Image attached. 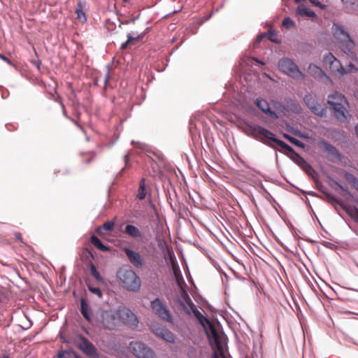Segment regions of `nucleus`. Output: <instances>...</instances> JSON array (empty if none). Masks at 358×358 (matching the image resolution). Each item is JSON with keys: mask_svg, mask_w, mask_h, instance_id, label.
Wrapping results in <instances>:
<instances>
[{"mask_svg": "<svg viewBox=\"0 0 358 358\" xmlns=\"http://www.w3.org/2000/svg\"><path fill=\"white\" fill-rule=\"evenodd\" d=\"M250 135L271 148H273V145L268 141H273L282 149L294 154L295 156L297 154L292 147L283 141L277 138L273 132L262 126L255 124L250 127Z\"/></svg>", "mask_w": 358, "mask_h": 358, "instance_id": "1", "label": "nucleus"}, {"mask_svg": "<svg viewBox=\"0 0 358 358\" xmlns=\"http://www.w3.org/2000/svg\"><path fill=\"white\" fill-rule=\"evenodd\" d=\"M250 135L271 148H273V145L268 141H273L282 149L294 154L295 156L297 154L292 147L283 141L277 138L273 132L262 126L255 124L250 127Z\"/></svg>", "mask_w": 358, "mask_h": 358, "instance_id": "2", "label": "nucleus"}, {"mask_svg": "<svg viewBox=\"0 0 358 358\" xmlns=\"http://www.w3.org/2000/svg\"><path fill=\"white\" fill-rule=\"evenodd\" d=\"M332 34L334 38L338 43L341 50L351 57H355L354 50L355 43L352 39L348 31L345 30L343 25L334 23L332 25Z\"/></svg>", "mask_w": 358, "mask_h": 358, "instance_id": "3", "label": "nucleus"}, {"mask_svg": "<svg viewBox=\"0 0 358 358\" xmlns=\"http://www.w3.org/2000/svg\"><path fill=\"white\" fill-rule=\"evenodd\" d=\"M119 284L125 289L137 292L141 287V280L131 269L120 268L117 273Z\"/></svg>", "mask_w": 358, "mask_h": 358, "instance_id": "4", "label": "nucleus"}, {"mask_svg": "<svg viewBox=\"0 0 358 358\" xmlns=\"http://www.w3.org/2000/svg\"><path fill=\"white\" fill-rule=\"evenodd\" d=\"M327 103L334 112L335 117L341 122L347 120L348 105L345 97L341 93L335 92L328 96Z\"/></svg>", "mask_w": 358, "mask_h": 358, "instance_id": "5", "label": "nucleus"}, {"mask_svg": "<svg viewBox=\"0 0 358 358\" xmlns=\"http://www.w3.org/2000/svg\"><path fill=\"white\" fill-rule=\"evenodd\" d=\"M150 308L153 313L161 320L172 322L173 317L171 311L159 298H156L150 302Z\"/></svg>", "mask_w": 358, "mask_h": 358, "instance_id": "6", "label": "nucleus"}, {"mask_svg": "<svg viewBox=\"0 0 358 358\" xmlns=\"http://www.w3.org/2000/svg\"><path fill=\"white\" fill-rule=\"evenodd\" d=\"M280 69L293 78L303 77L297 65L289 58H282L279 60Z\"/></svg>", "mask_w": 358, "mask_h": 358, "instance_id": "7", "label": "nucleus"}, {"mask_svg": "<svg viewBox=\"0 0 358 358\" xmlns=\"http://www.w3.org/2000/svg\"><path fill=\"white\" fill-rule=\"evenodd\" d=\"M129 348L132 354L138 358H156L152 349L142 342L132 341Z\"/></svg>", "mask_w": 358, "mask_h": 358, "instance_id": "8", "label": "nucleus"}, {"mask_svg": "<svg viewBox=\"0 0 358 358\" xmlns=\"http://www.w3.org/2000/svg\"><path fill=\"white\" fill-rule=\"evenodd\" d=\"M97 320L105 329H113L116 327V317L111 310H99L97 313Z\"/></svg>", "mask_w": 358, "mask_h": 358, "instance_id": "9", "label": "nucleus"}, {"mask_svg": "<svg viewBox=\"0 0 358 358\" xmlns=\"http://www.w3.org/2000/svg\"><path fill=\"white\" fill-rule=\"evenodd\" d=\"M323 63L332 73H337L341 75L345 74V67L343 66L341 62L331 53L329 52L324 56Z\"/></svg>", "mask_w": 358, "mask_h": 358, "instance_id": "10", "label": "nucleus"}, {"mask_svg": "<svg viewBox=\"0 0 358 358\" xmlns=\"http://www.w3.org/2000/svg\"><path fill=\"white\" fill-rule=\"evenodd\" d=\"M118 313L120 319L124 324H127L132 329H135L138 327V318L130 309L124 307L119 310Z\"/></svg>", "mask_w": 358, "mask_h": 358, "instance_id": "11", "label": "nucleus"}, {"mask_svg": "<svg viewBox=\"0 0 358 358\" xmlns=\"http://www.w3.org/2000/svg\"><path fill=\"white\" fill-rule=\"evenodd\" d=\"M80 339V342L78 346L80 350L89 357L98 358L99 357L96 348L87 338L81 336Z\"/></svg>", "mask_w": 358, "mask_h": 358, "instance_id": "12", "label": "nucleus"}, {"mask_svg": "<svg viewBox=\"0 0 358 358\" xmlns=\"http://www.w3.org/2000/svg\"><path fill=\"white\" fill-rule=\"evenodd\" d=\"M182 296L185 301V302L191 307L192 312L195 316V317L197 319L200 324L203 327L206 328V324H210V322L209 320L203 315V314L197 310V308L195 307V305L192 302L191 298L188 296V294L186 292H184V294H182Z\"/></svg>", "mask_w": 358, "mask_h": 358, "instance_id": "13", "label": "nucleus"}, {"mask_svg": "<svg viewBox=\"0 0 358 358\" xmlns=\"http://www.w3.org/2000/svg\"><path fill=\"white\" fill-rule=\"evenodd\" d=\"M320 144L323 146L324 150L329 154L328 159L329 161L334 162L341 160L342 156L335 146L324 140L321 141Z\"/></svg>", "mask_w": 358, "mask_h": 358, "instance_id": "14", "label": "nucleus"}, {"mask_svg": "<svg viewBox=\"0 0 358 358\" xmlns=\"http://www.w3.org/2000/svg\"><path fill=\"white\" fill-rule=\"evenodd\" d=\"M123 251L127 255L129 262L136 268H141L143 265V260L141 255L129 248H124Z\"/></svg>", "mask_w": 358, "mask_h": 358, "instance_id": "15", "label": "nucleus"}, {"mask_svg": "<svg viewBox=\"0 0 358 358\" xmlns=\"http://www.w3.org/2000/svg\"><path fill=\"white\" fill-rule=\"evenodd\" d=\"M256 105L262 112L271 117L275 120L279 117L278 114L270 108L269 104L266 100L258 98L256 100Z\"/></svg>", "mask_w": 358, "mask_h": 358, "instance_id": "16", "label": "nucleus"}, {"mask_svg": "<svg viewBox=\"0 0 358 358\" xmlns=\"http://www.w3.org/2000/svg\"><path fill=\"white\" fill-rule=\"evenodd\" d=\"M123 233L136 240H142L143 238V234L141 230L137 227L130 224L125 226Z\"/></svg>", "mask_w": 358, "mask_h": 358, "instance_id": "17", "label": "nucleus"}, {"mask_svg": "<svg viewBox=\"0 0 358 358\" xmlns=\"http://www.w3.org/2000/svg\"><path fill=\"white\" fill-rule=\"evenodd\" d=\"M308 73L315 79L325 78L327 80H330L329 78L326 75L324 71L315 64H310L308 66Z\"/></svg>", "mask_w": 358, "mask_h": 358, "instance_id": "18", "label": "nucleus"}, {"mask_svg": "<svg viewBox=\"0 0 358 358\" xmlns=\"http://www.w3.org/2000/svg\"><path fill=\"white\" fill-rule=\"evenodd\" d=\"M155 333L169 343H172L175 342V335L168 329L157 328L155 330Z\"/></svg>", "mask_w": 358, "mask_h": 358, "instance_id": "19", "label": "nucleus"}, {"mask_svg": "<svg viewBox=\"0 0 358 358\" xmlns=\"http://www.w3.org/2000/svg\"><path fill=\"white\" fill-rule=\"evenodd\" d=\"M80 313L87 322H92L93 315L92 309L83 298L80 299Z\"/></svg>", "mask_w": 358, "mask_h": 358, "instance_id": "20", "label": "nucleus"}, {"mask_svg": "<svg viewBox=\"0 0 358 358\" xmlns=\"http://www.w3.org/2000/svg\"><path fill=\"white\" fill-rule=\"evenodd\" d=\"M86 6L87 2L85 1H79L76 5V13L77 15V19L81 22H85L87 21V15L84 11Z\"/></svg>", "mask_w": 358, "mask_h": 358, "instance_id": "21", "label": "nucleus"}, {"mask_svg": "<svg viewBox=\"0 0 358 358\" xmlns=\"http://www.w3.org/2000/svg\"><path fill=\"white\" fill-rule=\"evenodd\" d=\"M115 227L114 221H108L104 222L101 226H99L96 228L95 231L99 235H103V231H111L113 230Z\"/></svg>", "mask_w": 358, "mask_h": 358, "instance_id": "22", "label": "nucleus"}, {"mask_svg": "<svg viewBox=\"0 0 358 358\" xmlns=\"http://www.w3.org/2000/svg\"><path fill=\"white\" fill-rule=\"evenodd\" d=\"M294 162L308 174H310V170L312 169L311 166L299 154H296Z\"/></svg>", "mask_w": 358, "mask_h": 358, "instance_id": "23", "label": "nucleus"}, {"mask_svg": "<svg viewBox=\"0 0 358 358\" xmlns=\"http://www.w3.org/2000/svg\"><path fill=\"white\" fill-rule=\"evenodd\" d=\"M296 13L300 16H307L309 17H316L314 11L308 10L304 5H300L296 9Z\"/></svg>", "mask_w": 358, "mask_h": 358, "instance_id": "24", "label": "nucleus"}, {"mask_svg": "<svg viewBox=\"0 0 358 358\" xmlns=\"http://www.w3.org/2000/svg\"><path fill=\"white\" fill-rule=\"evenodd\" d=\"M309 109L313 113H314L317 116L321 117L326 116V109L322 108V106L317 102H316L314 105L309 108Z\"/></svg>", "mask_w": 358, "mask_h": 358, "instance_id": "25", "label": "nucleus"}, {"mask_svg": "<svg viewBox=\"0 0 358 358\" xmlns=\"http://www.w3.org/2000/svg\"><path fill=\"white\" fill-rule=\"evenodd\" d=\"M91 243L99 250L106 252L110 250L109 247L104 245L96 236L92 235L90 237Z\"/></svg>", "mask_w": 358, "mask_h": 358, "instance_id": "26", "label": "nucleus"}, {"mask_svg": "<svg viewBox=\"0 0 358 358\" xmlns=\"http://www.w3.org/2000/svg\"><path fill=\"white\" fill-rule=\"evenodd\" d=\"M131 144L138 149H140L147 153H152L154 155H157L156 153L151 150V148L146 143L140 142V141H132Z\"/></svg>", "mask_w": 358, "mask_h": 358, "instance_id": "27", "label": "nucleus"}, {"mask_svg": "<svg viewBox=\"0 0 358 358\" xmlns=\"http://www.w3.org/2000/svg\"><path fill=\"white\" fill-rule=\"evenodd\" d=\"M343 176L345 180L356 189L358 191V178L351 173L344 171Z\"/></svg>", "mask_w": 358, "mask_h": 358, "instance_id": "28", "label": "nucleus"}, {"mask_svg": "<svg viewBox=\"0 0 358 358\" xmlns=\"http://www.w3.org/2000/svg\"><path fill=\"white\" fill-rule=\"evenodd\" d=\"M147 192L145 190V179L144 178H141L139 182V187L138 189V193L136 194V197L143 200L146 196Z\"/></svg>", "mask_w": 358, "mask_h": 358, "instance_id": "29", "label": "nucleus"}, {"mask_svg": "<svg viewBox=\"0 0 358 358\" xmlns=\"http://www.w3.org/2000/svg\"><path fill=\"white\" fill-rule=\"evenodd\" d=\"M331 187L332 188H334V189H336V188L334 187V186H337L340 189L342 190V193H341V195L343 196H345L346 195L349 196H352V194L351 192L349 191L348 189V187L347 186H343L342 185H341L339 182H338L336 180H331V183L330 184Z\"/></svg>", "mask_w": 358, "mask_h": 358, "instance_id": "30", "label": "nucleus"}, {"mask_svg": "<svg viewBox=\"0 0 358 358\" xmlns=\"http://www.w3.org/2000/svg\"><path fill=\"white\" fill-rule=\"evenodd\" d=\"M127 36V40L121 44L120 50H125L127 48L129 43L132 42L134 40H137L141 37L140 34H138L137 32L133 33V34L131 33H128Z\"/></svg>", "mask_w": 358, "mask_h": 358, "instance_id": "31", "label": "nucleus"}, {"mask_svg": "<svg viewBox=\"0 0 358 358\" xmlns=\"http://www.w3.org/2000/svg\"><path fill=\"white\" fill-rule=\"evenodd\" d=\"M90 273L92 274V275L98 281V282H103V278L100 275V273H99V271H97L95 265L93 264V263H91L90 265Z\"/></svg>", "mask_w": 358, "mask_h": 358, "instance_id": "32", "label": "nucleus"}, {"mask_svg": "<svg viewBox=\"0 0 358 358\" xmlns=\"http://www.w3.org/2000/svg\"><path fill=\"white\" fill-rule=\"evenodd\" d=\"M283 136L287 140H288L291 143L295 145L296 146L302 148H304V144L301 141L298 140L297 138H294L287 134H284Z\"/></svg>", "mask_w": 358, "mask_h": 358, "instance_id": "33", "label": "nucleus"}, {"mask_svg": "<svg viewBox=\"0 0 358 358\" xmlns=\"http://www.w3.org/2000/svg\"><path fill=\"white\" fill-rule=\"evenodd\" d=\"M303 101L308 108L317 102L314 96L310 94H306L303 97Z\"/></svg>", "mask_w": 358, "mask_h": 358, "instance_id": "34", "label": "nucleus"}, {"mask_svg": "<svg viewBox=\"0 0 358 358\" xmlns=\"http://www.w3.org/2000/svg\"><path fill=\"white\" fill-rule=\"evenodd\" d=\"M87 288L90 292L96 294L99 298L102 297V292L99 287H94L91 284H87Z\"/></svg>", "mask_w": 358, "mask_h": 358, "instance_id": "35", "label": "nucleus"}, {"mask_svg": "<svg viewBox=\"0 0 358 358\" xmlns=\"http://www.w3.org/2000/svg\"><path fill=\"white\" fill-rule=\"evenodd\" d=\"M269 40L275 43H279L280 41L278 38V34L274 30H269L268 32Z\"/></svg>", "mask_w": 358, "mask_h": 358, "instance_id": "36", "label": "nucleus"}, {"mask_svg": "<svg viewBox=\"0 0 358 358\" xmlns=\"http://www.w3.org/2000/svg\"><path fill=\"white\" fill-rule=\"evenodd\" d=\"M282 25L285 28L289 29L294 26V22L290 17H287L283 20Z\"/></svg>", "mask_w": 358, "mask_h": 358, "instance_id": "37", "label": "nucleus"}, {"mask_svg": "<svg viewBox=\"0 0 358 358\" xmlns=\"http://www.w3.org/2000/svg\"><path fill=\"white\" fill-rule=\"evenodd\" d=\"M357 71V68L352 63H350L345 68V74L350 73H355Z\"/></svg>", "mask_w": 358, "mask_h": 358, "instance_id": "38", "label": "nucleus"}, {"mask_svg": "<svg viewBox=\"0 0 358 358\" xmlns=\"http://www.w3.org/2000/svg\"><path fill=\"white\" fill-rule=\"evenodd\" d=\"M60 104H61V107H62V113H63L64 116L66 118L70 120L71 122H74L75 124H77V123L75 122V120L73 119H72L71 117L68 116V115L66 113V108H65V106L62 103H61Z\"/></svg>", "mask_w": 358, "mask_h": 358, "instance_id": "39", "label": "nucleus"}, {"mask_svg": "<svg viewBox=\"0 0 358 358\" xmlns=\"http://www.w3.org/2000/svg\"><path fill=\"white\" fill-rule=\"evenodd\" d=\"M311 3L314 6H317L320 8H324L325 6L322 4L319 0H309Z\"/></svg>", "mask_w": 358, "mask_h": 358, "instance_id": "40", "label": "nucleus"}, {"mask_svg": "<svg viewBox=\"0 0 358 358\" xmlns=\"http://www.w3.org/2000/svg\"><path fill=\"white\" fill-rule=\"evenodd\" d=\"M0 59L3 61L6 62L7 64H8L10 66H14V64L13 62L8 59L7 57L4 56L3 55L0 53Z\"/></svg>", "mask_w": 358, "mask_h": 358, "instance_id": "41", "label": "nucleus"}, {"mask_svg": "<svg viewBox=\"0 0 358 358\" xmlns=\"http://www.w3.org/2000/svg\"><path fill=\"white\" fill-rule=\"evenodd\" d=\"M350 216L358 222V208L355 207L353 210V213L350 214Z\"/></svg>", "mask_w": 358, "mask_h": 358, "instance_id": "42", "label": "nucleus"}, {"mask_svg": "<svg viewBox=\"0 0 358 358\" xmlns=\"http://www.w3.org/2000/svg\"><path fill=\"white\" fill-rule=\"evenodd\" d=\"M107 72L104 77V83L106 84L108 80H110V66L109 65H107Z\"/></svg>", "mask_w": 358, "mask_h": 358, "instance_id": "43", "label": "nucleus"}, {"mask_svg": "<svg viewBox=\"0 0 358 358\" xmlns=\"http://www.w3.org/2000/svg\"><path fill=\"white\" fill-rule=\"evenodd\" d=\"M325 194L330 199H331L332 201L339 203L340 205L341 204V201L338 200V199H336L334 196L331 195L330 193H328V192H325Z\"/></svg>", "mask_w": 358, "mask_h": 358, "instance_id": "44", "label": "nucleus"}, {"mask_svg": "<svg viewBox=\"0 0 358 358\" xmlns=\"http://www.w3.org/2000/svg\"><path fill=\"white\" fill-rule=\"evenodd\" d=\"M266 36V34L265 33H263V34H259L257 38H256V40H255V43H259L262 41V40L263 39V38Z\"/></svg>", "mask_w": 358, "mask_h": 358, "instance_id": "45", "label": "nucleus"}, {"mask_svg": "<svg viewBox=\"0 0 358 358\" xmlns=\"http://www.w3.org/2000/svg\"><path fill=\"white\" fill-rule=\"evenodd\" d=\"M15 237L17 241L22 243V234L20 233H19V232L15 233Z\"/></svg>", "mask_w": 358, "mask_h": 358, "instance_id": "46", "label": "nucleus"}, {"mask_svg": "<svg viewBox=\"0 0 358 358\" xmlns=\"http://www.w3.org/2000/svg\"><path fill=\"white\" fill-rule=\"evenodd\" d=\"M65 355H66V352L59 351L57 355V358H64L65 357Z\"/></svg>", "mask_w": 358, "mask_h": 358, "instance_id": "47", "label": "nucleus"}, {"mask_svg": "<svg viewBox=\"0 0 358 358\" xmlns=\"http://www.w3.org/2000/svg\"><path fill=\"white\" fill-rule=\"evenodd\" d=\"M129 160V155H124V162H125L126 165L127 164V163H128Z\"/></svg>", "mask_w": 358, "mask_h": 358, "instance_id": "48", "label": "nucleus"}, {"mask_svg": "<svg viewBox=\"0 0 358 358\" xmlns=\"http://www.w3.org/2000/svg\"><path fill=\"white\" fill-rule=\"evenodd\" d=\"M252 59H253L254 61H255L256 62L261 64L262 65H264V64H265V63H264V62L259 61V60L258 59H257V58H252Z\"/></svg>", "mask_w": 358, "mask_h": 358, "instance_id": "49", "label": "nucleus"}, {"mask_svg": "<svg viewBox=\"0 0 358 358\" xmlns=\"http://www.w3.org/2000/svg\"><path fill=\"white\" fill-rule=\"evenodd\" d=\"M252 59H253L254 61H255L256 62L261 64L262 65H264V64H265V63H264V62L259 61V60L258 59H257V58H252Z\"/></svg>", "mask_w": 358, "mask_h": 358, "instance_id": "50", "label": "nucleus"}, {"mask_svg": "<svg viewBox=\"0 0 358 358\" xmlns=\"http://www.w3.org/2000/svg\"><path fill=\"white\" fill-rule=\"evenodd\" d=\"M213 358H219L216 353L213 354Z\"/></svg>", "mask_w": 358, "mask_h": 358, "instance_id": "51", "label": "nucleus"}, {"mask_svg": "<svg viewBox=\"0 0 358 358\" xmlns=\"http://www.w3.org/2000/svg\"><path fill=\"white\" fill-rule=\"evenodd\" d=\"M129 22H130V21H129V20H127V21H125V22H123V23H124V24H129Z\"/></svg>", "mask_w": 358, "mask_h": 358, "instance_id": "52", "label": "nucleus"}, {"mask_svg": "<svg viewBox=\"0 0 358 358\" xmlns=\"http://www.w3.org/2000/svg\"><path fill=\"white\" fill-rule=\"evenodd\" d=\"M124 23L123 22H121L119 25V27L121 28L122 27V24H123Z\"/></svg>", "mask_w": 358, "mask_h": 358, "instance_id": "53", "label": "nucleus"}, {"mask_svg": "<svg viewBox=\"0 0 358 358\" xmlns=\"http://www.w3.org/2000/svg\"><path fill=\"white\" fill-rule=\"evenodd\" d=\"M40 64H41V62H38V66H37L38 68H39Z\"/></svg>", "mask_w": 358, "mask_h": 358, "instance_id": "54", "label": "nucleus"}, {"mask_svg": "<svg viewBox=\"0 0 358 358\" xmlns=\"http://www.w3.org/2000/svg\"><path fill=\"white\" fill-rule=\"evenodd\" d=\"M90 161H91V159H87V163H90Z\"/></svg>", "mask_w": 358, "mask_h": 358, "instance_id": "55", "label": "nucleus"}, {"mask_svg": "<svg viewBox=\"0 0 358 358\" xmlns=\"http://www.w3.org/2000/svg\"><path fill=\"white\" fill-rule=\"evenodd\" d=\"M2 358H9L8 356H3Z\"/></svg>", "mask_w": 358, "mask_h": 358, "instance_id": "56", "label": "nucleus"}, {"mask_svg": "<svg viewBox=\"0 0 358 358\" xmlns=\"http://www.w3.org/2000/svg\"><path fill=\"white\" fill-rule=\"evenodd\" d=\"M357 267H358V265H357Z\"/></svg>", "mask_w": 358, "mask_h": 358, "instance_id": "57", "label": "nucleus"}, {"mask_svg": "<svg viewBox=\"0 0 358 358\" xmlns=\"http://www.w3.org/2000/svg\"><path fill=\"white\" fill-rule=\"evenodd\" d=\"M357 267H358V265H357Z\"/></svg>", "mask_w": 358, "mask_h": 358, "instance_id": "58", "label": "nucleus"}]
</instances>
